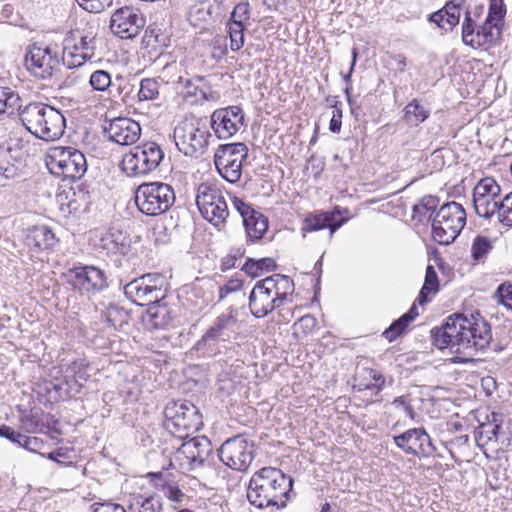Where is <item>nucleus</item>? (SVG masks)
<instances>
[{
	"instance_id": "obj_3",
	"label": "nucleus",
	"mask_w": 512,
	"mask_h": 512,
	"mask_svg": "<svg viewBox=\"0 0 512 512\" xmlns=\"http://www.w3.org/2000/svg\"><path fill=\"white\" fill-rule=\"evenodd\" d=\"M19 115L25 128L39 139L55 141L65 131V117L59 110L48 104L29 103L20 110Z\"/></svg>"
},
{
	"instance_id": "obj_56",
	"label": "nucleus",
	"mask_w": 512,
	"mask_h": 512,
	"mask_svg": "<svg viewBox=\"0 0 512 512\" xmlns=\"http://www.w3.org/2000/svg\"><path fill=\"white\" fill-rule=\"evenodd\" d=\"M92 512H126V510L120 504L104 502L93 504Z\"/></svg>"
},
{
	"instance_id": "obj_52",
	"label": "nucleus",
	"mask_w": 512,
	"mask_h": 512,
	"mask_svg": "<svg viewBox=\"0 0 512 512\" xmlns=\"http://www.w3.org/2000/svg\"><path fill=\"white\" fill-rule=\"evenodd\" d=\"M163 493L164 495L172 502L181 503L185 497V494L182 490L171 483H165L163 485Z\"/></svg>"
},
{
	"instance_id": "obj_29",
	"label": "nucleus",
	"mask_w": 512,
	"mask_h": 512,
	"mask_svg": "<svg viewBox=\"0 0 512 512\" xmlns=\"http://www.w3.org/2000/svg\"><path fill=\"white\" fill-rule=\"evenodd\" d=\"M101 247L112 255H125L130 248L128 236L117 228H110L101 239Z\"/></svg>"
},
{
	"instance_id": "obj_7",
	"label": "nucleus",
	"mask_w": 512,
	"mask_h": 512,
	"mask_svg": "<svg viewBox=\"0 0 512 512\" xmlns=\"http://www.w3.org/2000/svg\"><path fill=\"white\" fill-rule=\"evenodd\" d=\"M175 202L172 186L163 182L143 183L135 192L138 210L147 216H157L169 210Z\"/></svg>"
},
{
	"instance_id": "obj_34",
	"label": "nucleus",
	"mask_w": 512,
	"mask_h": 512,
	"mask_svg": "<svg viewBox=\"0 0 512 512\" xmlns=\"http://www.w3.org/2000/svg\"><path fill=\"white\" fill-rule=\"evenodd\" d=\"M129 509L132 512H161L162 500L159 495L153 494L148 497L138 495L133 498Z\"/></svg>"
},
{
	"instance_id": "obj_28",
	"label": "nucleus",
	"mask_w": 512,
	"mask_h": 512,
	"mask_svg": "<svg viewBox=\"0 0 512 512\" xmlns=\"http://www.w3.org/2000/svg\"><path fill=\"white\" fill-rule=\"evenodd\" d=\"M25 240L27 246L36 250L52 249L58 242L52 230L45 225L29 229Z\"/></svg>"
},
{
	"instance_id": "obj_21",
	"label": "nucleus",
	"mask_w": 512,
	"mask_h": 512,
	"mask_svg": "<svg viewBox=\"0 0 512 512\" xmlns=\"http://www.w3.org/2000/svg\"><path fill=\"white\" fill-rule=\"evenodd\" d=\"M501 188L490 177L481 179L473 190V204L480 217L490 218L498 208Z\"/></svg>"
},
{
	"instance_id": "obj_63",
	"label": "nucleus",
	"mask_w": 512,
	"mask_h": 512,
	"mask_svg": "<svg viewBox=\"0 0 512 512\" xmlns=\"http://www.w3.org/2000/svg\"><path fill=\"white\" fill-rule=\"evenodd\" d=\"M357 55H358L357 48H353L352 49V62H351L349 72L343 76L344 81L347 85L351 84V76H352V73H353V70H354V67L356 64Z\"/></svg>"
},
{
	"instance_id": "obj_44",
	"label": "nucleus",
	"mask_w": 512,
	"mask_h": 512,
	"mask_svg": "<svg viewBox=\"0 0 512 512\" xmlns=\"http://www.w3.org/2000/svg\"><path fill=\"white\" fill-rule=\"evenodd\" d=\"M499 221L505 226H512V192L507 194L499 203L496 210Z\"/></svg>"
},
{
	"instance_id": "obj_11",
	"label": "nucleus",
	"mask_w": 512,
	"mask_h": 512,
	"mask_svg": "<svg viewBox=\"0 0 512 512\" xmlns=\"http://www.w3.org/2000/svg\"><path fill=\"white\" fill-rule=\"evenodd\" d=\"M165 279L162 275L153 273L135 278L124 286L128 299L137 305L156 304L166 296Z\"/></svg>"
},
{
	"instance_id": "obj_27",
	"label": "nucleus",
	"mask_w": 512,
	"mask_h": 512,
	"mask_svg": "<svg viewBox=\"0 0 512 512\" xmlns=\"http://www.w3.org/2000/svg\"><path fill=\"white\" fill-rule=\"evenodd\" d=\"M264 280L266 284L272 288L271 290L274 293L275 298L278 300V303L284 305L292 302L295 285L289 276L274 274L264 278Z\"/></svg>"
},
{
	"instance_id": "obj_48",
	"label": "nucleus",
	"mask_w": 512,
	"mask_h": 512,
	"mask_svg": "<svg viewBox=\"0 0 512 512\" xmlns=\"http://www.w3.org/2000/svg\"><path fill=\"white\" fill-rule=\"evenodd\" d=\"M408 325L409 322L406 320V317L401 316L383 332V336L389 342H392L406 332Z\"/></svg>"
},
{
	"instance_id": "obj_58",
	"label": "nucleus",
	"mask_w": 512,
	"mask_h": 512,
	"mask_svg": "<svg viewBox=\"0 0 512 512\" xmlns=\"http://www.w3.org/2000/svg\"><path fill=\"white\" fill-rule=\"evenodd\" d=\"M366 373L368 374L369 378L375 382V384H366L365 388L370 389L372 386H375L377 387L378 391H381L385 385L384 376L374 369H367Z\"/></svg>"
},
{
	"instance_id": "obj_14",
	"label": "nucleus",
	"mask_w": 512,
	"mask_h": 512,
	"mask_svg": "<svg viewBox=\"0 0 512 512\" xmlns=\"http://www.w3.org/2000/svg\"><path fill=\"white\" fill-rule=\"evenodd\" d=\"M221 462L232 470L244 472L255 457L254 444L244 436L237 435L227 439L218 449Z\"/></svg>"
},
{
	"instance_id": "obj_4",
	"label": "nucleus",
	"mask_w": 512,
	"mask_h": 512,
	"mask_svg": "<svg viewBox=\"0 0 512 512\" xmlns=\"http://www.w3.org/2000/svg\"><path fill=\"white\" fill-rule=\"evenodd\" d=\"M210 136L206 123L195 116L185 117L179 121L173 132L177 149L189 157L203 155Z\"/></svg>"
},
{
	"instance_id": "obj_2",
	"label": "nucleus",
	"mask_w": 512,
	"mask_h": 512,
	"mask_svg": "<svg viewBox=\"0 0 512 512\" xmlns=\"http://www.w3.org/2000/svg\"><path fill=\"white\" fill-rule=\"evenodd\" d=\"M293 480L280 469L267 466L256 471L250 478L247 499L256 508H284L292 491Z\"/></svg>"
},
{
	"instance_id": "obj_6",
	"label": "nucleus",
	"mask_w": 512,
	"mask_h": 512,
	"mask_svg": "<svg viewBox=\"0 0 512 512\" xmlns=\"http://www.w3.org/2000/svg\"><path fill=\"white\" fill-rule=\"evenodd\" d=\"M466 224V212L454 201L443 204L432 218V237L441 245L455 241Z\"/></svg>"
},
{
	"instance_id": "obj_30",
	"label": "nucleus",
	"mask_w": 512,
	"mask_h": 512,
	"mask_svg": "<svg viewBox=\"0 0 512 512\" xmlns=\"http://www.w3.org/2000/svg\"><path fill=\"white\" fill-rule=\"evenodd\" d=\"M500 418L498 413H491L487 416V422L481 423L475 432V439L478 445L484 446L492 440H497L500 431Z\"/></svg>"
},
{
	"instance_id": "obj_62",
	"label": "nucleus",
	"mask_w": 512,
	"mask_h": 512,
	"mask_svg": "<svg viewBox=\"0 0 512 512\" xmlns=\"http://www.w3.org/2000/svg\"><path fill=\"white\" fill-rule=\"evenodd\" d=\"M43 446L42 439L30 436L29 439H25V449L31 452H38Z\"/></svg>"
},
{
	"instance_id": "obj_51",
	"label": "nucleus",
	"mask_w": 512,
	"mask_h": 512,
	"mask_svg": "<svg viewBox=\"0 0 512 512\" xmlns=\"http://www.w3.org/2000/svg\"><path fill=\"white\" fill-rule=\"evenodd\" d=\"M85 10L93 13H99L110 6L112 0H76Z\"/></svg>"
},
{
	"instance_id": "obj_46",
	"label": "nucleus",
	"mask_w": 512,
	"mask_h": 512,
	"mask_svg": "<svg viewBox=\"0 0 512 512\" xmlns=\"http://www.w3.org/2000/svg\"><path fill=\"white\" fill-rule=\"evenodd\" d=\"M317 325V320L314 316L307 314L298 319L296 323H294V335L299 336V334L303 336H307L313 332Z\"/></svg>"
},
{
	"instance_id": "obj_24",
	"label": "nucleus",
	"mask_w": 512,
	"mask_h": 512,
	"mask_svg": "<svg viewBox=\"0 0 512 512\" xmlns=\"http://www.w3.org/2000/svg\"><path fill=\"white\" fill-rule=\"evenodd\" d=\"M264 279L258 281L249 295V308L253 316L263 318L282 306Z\"/></svg>"
},
{
	"instance_id": "obj_1",
	"label": "nucleus",
	"mask_w": 512,
	"mask_h": 512,
	"mask_svg": "<svg viewBox=\"0 0 512 512\" xmlns=\"http://www.w3.org/2000/svg\"><path fill=\"white\" fill-rule=\"evenodd\" d=\"M431 336L438 349L449 348L455 354L467 356L459 360L461 363L488 349L492 342L491 326L479 313L471 317L453 314L441 327L432 329Z\"/></svg>"
},
{
	"instance_id": "obj_43",
	"label": "nucleus",
	"mask_w": 512,
	"mask_h": 512,
	"mask_svg": "<svg viewBox=\"0 0 512 512\" xmlns=\"http://www.w3.org/2000/svg\"><path fill=\"white\" fill-rule=\"evenodd\" d=\"M89 83L95 91H107L112 86L111 75L105 70H96L91 74Z\"/></svg>"
},
{
	"instance_id": "obj_16",
	"label": "nucleus",
	"mask_w": 512,
	"mask_h": 512,
	"mask_svg": "<svg viewBox=\"0 0 512 512\" xmlns=\"http://www.w3.org/2000/svg\"><path fill=\"white\" fill-rule=\"evenodd\" d=\"M237 324V310L230 306L227 312L220 314L195 344L197 351L202 353L213 352L216 345L222 341H228L235 334Z\"/></svg>"
},
{
	"instance_id": "obj_35",
	"label": "nucleus",
	"mask_w": 512,
	"mask_h": 512,
	"mask_svg": "<svg viewBox=\"0 0 512 512\" xmlns=\"http://www.w3.org/2000/svg\"><path fill=\"white\" fill-rule=\"evenodd\" d=\"M439 205V199L435 196H424L417 204L413 206V219L418 222L424 220H432V215L437 206Z\"/></svg>"
},
{
	"instance_id": "obj_19",
	"label": "nucleus",
	"mask_w": 512,
	"mask_h": 512,
	"mask_svg": "<svg viewBox=\"0 0 512 512\" xmlns=\"http://www.w3.org/2000/svg\"><path fill=\"white\" fill-rule=\"evenodd\" d=\"M211 452V441L205 436H197L182 443L176 451L175 460L182 468L194 470L204 465Z\"/></svg>"
},
{
	"instance_id": "obj_32",
	"label": "nucleus",
	"mask_w": 512,
	"mask_h": 512,
	"mask_svg": "<svg viewBox=\"0 0 512 512\" xmlns=\"http://www.w3.org/2000/svg\"><path fill=\"white\" fill-rule=\"evenodd\" d=\"M21 110V98L18 93L9 87H0V120Z\"/></svg>"
},
{
	"instance_id": "obj_57",
	"label": "nucleus",
	"mask_w": 512,
	"mask_h": 512,
	"mask_svg": "<svg viewBox=\"0 0 512 512\" xmlns=\"http://www.w3.org/2000/svg\"><path fill=\"white\" fill-rule=\"evenodd\" d=\"M484 11V5L483 4H475L474 6H471L470 4L467 6L465 11V18L464 19H471V24L476 25L477 21L481 17Z\"/></svg>"
},
{
	"instance_id": "obj_47",
	"label": "nucleus",
	"mask_w": 512,
	"mask_h": 512,
	"mask_svg": "<svg viewBox=\"0 0 512 512\" xmlns=\"http://www.w3.org/2000/svg\"><path fill=\"white\" fill-rule=\"evenodd\" d=\"M188 20L195 27H203L204 24L210 22L201 1L190 7Z\"/></svg>"
},
{
	"instance_id": "obj_25",
	"label": "nucleus",
	"mask_w": 512,
	"mask_h": 512,
	"mask_svg": "<svg viewBox=\"0 0 512 512\" xmlns=\"http://www.w3.org/2000/svg\"><path fill=\"white\" fill-rule=\"evenodd\" d=\"M335 214H340L339 210L336 209L335 212H315L308 214L302 226V232L305 234L307 232L318 231L324 228H329L330 233L329 237L332 238L333 234L339 229L344 220H340L339 222L334 223Z\"/></svg>"
},
{
	"instance_id": "obj_22",
	"label": "nucleus",
	"mask_w": 512,
	"mask_h": 512,
	"mask_svg": "<svg viewBox=\"0 0 512 512\" xmlns=\"http://www.w3.org/2000/svg\"><path fill=\"white\" fill-rule=\"evenodd\" d=\"M395 445L406 454L413 456H430L436 448L424 428L408 429L402 434L393 437Z\"/></svg>"
},
{
	"instance_id": "obj_12",
	"label": "nucleus",
	"mask_w": 512,
	"mask_h": 512,
	"mask_svg": "<svg viewBox=\"0 0 512 512\" xmlns=\"http://www.w3.org/2000/svg\"><path fill=\"white\" fill-rule=\"evenodd\" d=\"M248 157V147L242 142L220 145L214 154L215 167L222 178L236 183L242 175V164Z\"/></svg>"
},
{
	"instance_id": "obj_41",
	"label": "nucleus",
	"mask_w": 512,
	"mask_h": 512,
	"mask_svg": "<svg viewBox=\"0 0 512 512\" xmlns=\"http://www.w3.org/2000/svg\"><path fill=\"white\" fill-rule=\"evenodd\" d=\"M178 85L181 86V93L185 98L194 97L195 101L207 100L206 92L196 86L191 79L179 78Z\"/></svg>"
},
{
	"instance_id": "obj_59",
	"label": "nucleus",
	"mask_w": 512,
	"mask_h": 512,
	"mask_svg": "<svg viewBox=\"0 0 512 512\" xmlns=\"http://www.w3.org/2000/svg\"><path fill=\"white\" fill-rule=\"evenodd\" d=\"M342 125V109H335L329 123V130L332 133H339Z\"/></svg>"
},
{
	"instance_id": "obj_40",
	"label": "nucleus",
	"mask_w": 512,
	"mask_h": 512,
	"mask_svg": "<svg viewBox=\"0 0 512 512\" xmlns=\"http://www.w3.org/2000/svg\"><path fill=\"white\" fill-rule=\"evenodd\" d=\"M88 291H100L108 286L105 272L95 266H88Z\"/></svg>"
},
{
	"instance_id": "obj_38",
	"label": "nucleus",
	"mask_w": 512,
	"mask_h": 512,
	"mask_svg": "<svg viewBox=\"0 0 512 512\" xmlns=\"http://www.w3.org/2000/svg\"><path fill=\"white\" fill-rule=\"evenodd\" d=\"M162 80L158 78H144L140 82L138 98L140 101L156 100L160 94Z\"/></svg>"
},
{
	"instance_id": "obj_18",
	"label": "nucleus",
	"mask_w": 512,
	"mask_h": 512,
	"mask_svg": "<svg viewBox=\"0 0 512 512\" xmlns=\"http://www.w3.org/2000/svg\"><path fill=\"white\" fill-rule=\"evenodd\" d=\"M146 25L143 14L133 7L124 6L116 10L110 19L112 33L121 39H133Z\"/></svg>"
},
{
	"instance_id": "obj_37",
	"label": "nucleus",
	"mask_w": 512,
	"mask_h": 512,
	"mask_svg": "<svg viewBox=\"0 0 512 512\" xmlns=\"http://www.w3.org/2000/svg\"><path fill=\"white\" fill-rule=\"evenodd\" d=\"M276 267L275 261L272 258H261L258 260L247 259L243 270L245 273L253 278L258 277L264 271H272Z\"/></svg>"
},
{
	"instance_id": "obj_23",
	"label": "nucleus",
	"mask_w": 512,
	"mask_h": 512,
	"mask_svg": "<svg viewBox=\"0 0 512 512\" xmlns=\"http://www.w3.org/2000/svg\"><path fill=\"white\" fill-rule=\"evenodd\" d=\"M108 138L119 145H132L141 136V127L138 122L127 117L112 119L108 126L104 127Z\"/></svg>"
},
{
	"instance_id": "obj_61",
	"label": "nucleus",
	"mask_w": 512,
	"mask_h": 512,
	"mask_svg": "<svg viewBox=\"0 0 512 512\" xmlns=\"http://www.w3.org/2000/svg\"><path fill=\"white\" fill-rule=\"evenodd\" d=\"M0 436L7 438L12 443H16L17 439H21L20 432L15 431L7 425H0Z\"/></svg>"
},
{
	"instance_id": "obj_9",
	"label": "nucleus",
	"mask_w": 512,
	"mask_h": 512,
	"mask_svg": "<svg viewBox=\"0 0 512 512\" xmlns=\"http://www.w3.org/2000/svg\"><path fill=\"white\" fill-rule=\"evenodd\" d=\"M196 204L202 217L215 227L225 224L228 205L221 189L212 183H201L197 188Z\"/></svg>"
},
{
	"instance_id": "obj_50",
	"label": "nucleus",
	"mask_w": 512,
	"mask_h": 512,
	"mask_svg": "<svg viewBox=\"0 0 512 512\" xmlns=\"http://www.w3.org/2000/svg\"><path fill=\"white\" fill-rule=\"evenodd\" d=\"M209 21L219 18L222 14V0H200Z\"/></svg>"
},
{
	"instance_id": "obj_31",
	"label": "nucleus",
	"mask_w": 512,
	"mask_h": 512,
	"mask_svg": "<svg viewBox=\"0 0 512 512\" xmlns=\"http://www.w3.org/2000/svg\"><path fill=\"white\" fill-rule=\"evenodd\" d=\"M243 225L249 240L257 241L261 239L267 231L268 220L264 215L256 211L244 219Z\"/></svg>"
},
{
	"instance_id": "obj_20",
	"label": "nucleus",
	"mask_w": 512,
	"mask_h": 512,
	"mask_svg": "<svg viewBox=\"0 0 512 512\" xmlns=\"http://www.w3.org/2000/svg\"><path fill=\"white\" fill-rule=\"evenodd\" d=\"M210 125L219 139H229L244 127L243 110L236 105L216 109L211 115Z\"/></svg>"
},
{
	"instance_id": "obj_15",
	"label": "nucleus",
	"mask_w": 512,
	"mask_h": 512,
	"mask_svg": "<svg viewBox=\"0 0 512 512\" xmlns=\"http://www.w3.org/2000/svg\"><path fill=\"white\" fill-rule=\"evenodd\" d=\"M25 67L39 79H50L60 64L58 51L51 46L35 42L25 53Z\"/></svg>"
},
{
	"instance_id": "obj_42",
	"label": "nucleus",
	"mask_w": 512,
	"mask_h": 512,
	"mask_svg": "<svg viewBox=\"0 0 512 512\" xmlns=\"http://www.w3.org/2000/svg\"><path fill=\"white\" fill-rule=\"evenodd\" d=\"M250 19V6L248 2L238 3L231 12L228 24H240L247 26Z\"/></svg>"
},
{
	"instance_id": "obj_45",
	"label": "nucleus",
	"mask_w": 512,
	"mask_h": 512,
	"mask_svg": "<svg viewBox=\"0 0 512 512\" xmlns=\"http://www.w3.org/2000/svg\"><path fill=\"white\" fill-rule=\"evenodd\" d=\"M227 28L230 38V49L232 51L240 50L244 45V30L246 27L240 24L227 23Z\"/></svg>"
},
{
	"instance_id": "obj_5",
	"label": "nucleus",
	"mask_w": 512,
	"mask_h": 512,
	"mask_svg": "<svg viewBox=\"0 0 512 512\" xmlns=\"http://www.w3.org/2000/svg\"><path fill=\"white\" fill-rule=\"evenodd\" d=\"M165 429L173 436L184 440L198 431L202 417L197 407L190 402H171L164 409Z\"/></svg>"
},
{
	"instance_id": "obj_39",
	"label": "nucleus",
	"mask_w": 512,
	"mask_h": 512,
	"mask_svg": "<svg viewBox=\"0 0 512 512\" xmlns=\"http://www.w3.org/2000/svg\"><path fill=\"white\" fill-rule=\"evenodd\" d=\"M492 247V242L488 237L477 235L474 238L471 246L472 258L475 261L482 260L491 251Z\"/></svg>"
},
{
	"instance_id": "obj_53",
	"label": "nucleus",
	"mask_w": 512,
	"mask_h": 512,
	"mask_svg": "<svg viewBox=\"0 0 512 512\" xmlns=\"http://www.w3.org/2000/svg\"><path fill=\"white\" fill-rule=\"evenodd\" d=\"M71 453H72V451L70 449L65 448V447H60V448L56 449L55 451L50 452L47 455V458L52 461H55L57 463H60V464H64L65 460H68L66 465H72L73 462L71 460Z\"/></svg>"
},
{
	"instance_id": "obj_33",
	"label": "nucleus",
	"mask_w": 512,
	"mask_h": 512,
	"mask_svg": "<svg viewBox=\"0 0 512 512\" xmlns=\"http://www.w3.org/2000/svg\"><path fill=\"white\" fill-rule=\"evenodd\" d=\"M439 291V280L435 268L432 265L426 267L424 284L418 295V303L424 305L430 301L429 295Z\"/></svg>"
},
{
	"instance_id": "obj_54",
	"label": "nucleus",
	"mask_w": 512,
	"mask_h": 512,
	"mask_svg": "<svg viewBox=\"0 0 512 512\" xmlns=\"http://www.w3.org/2000/svg\"><path fill=\"white\" fill-rule=\"evenodd\" d=\"M242 285V280L237 278L230 279L226 284L219 288V300H223L230 293L241 290Z\"/></svg>"
},
{
	"instance_id": "obj_8",
	"label": "nucleus",
	"mask_w": 512,
	"mask_h": 512,
	"mask_svg": "<svg viewBox=\"0 0 512 512\" xmlns=\"http://www.w3.org/2000/svg\"><path fill=\"white\" fill-rule=\"evenodd\" d=\"M46 165L49 171L63 178L80 179L87 170L84 154L73 147H55L48 153Z\"/></svg>"
},
{
	"instance_id": "obj_17",
	"label": "nucleus",
	"mask_w": 512,
	"mask_h": 512,
	"mask_svg": "<svg viewBox=\"0 0 512 512\" xmlns=\"http://www.w3.org/2000/svg\"><path fill=\"white\" fill-rule=\"evenodd\" d=\"M503 17L502 8L497 6L496 0H491L488 15L484 23L477 27L471 24V19H464L462 24V41L472 48H479L493 41L492 24L493 20H501Z\"/></svg>"
},
{
	"instance_id": "obj_13",
	"label": "nucleus",
	"mask_w": 512,
	"mask_h": 512,
	"mask_svg": "<svg viewBox=\"0 0 512 512\" xmlns=\"http://www.w3.org/2000/svg\"><path fill=\"white\" fill-rule=\"evenodd\" d=\"M97 39L92 33L70 32L63 42L62 62L67 68L82 66L95 56Z\"/></svg>"
},
{
	"instance_id": "obj_49",
	"label": "nucleus",
	"mask_w": 512,
	"mask_h": 512,
	"mask_svg": "<svg viewBox=\"0 0 512 512\" xmlns=\"http://www.w3.org/2000/svg\"><path fill=\"white\" fill-rule=\"evenodd\" d=\"M70 282L80 290L88 291V266L74 267L69 271Z\"/></svg>"
},
{
	"instance_id": "obj_10",
	"label": "nucleus",
	"mask_w": 512,
	"mask_h": 512,
	"mask_svg": "<svg viewBox=\"0 0 512 512\" xmlns=\"http://www.w3.org/2000/svg\"><path fill=\"white\" fill-rule=\"evenodd\" d=\"M164 158V152L155 142L134 147L122 159L123 171L131 177L144 176L154 171Z\"/></svg>"
},
{
	"instance_id": "obj_64",
	"label": "nucleus",
	"mask_w": 512,
	"mask_h": 512,
	"mask_svg": "<svg viewBox=\"0 0 512 512\" xmlns=\"http://www.w3.org/2000/svg\"><path fill=\"white\" fill-rule=\"evenodd\" d=\"M403 317H406V320L410 323L418 316V310L415 304L411 306V308L402 315Z\"/></svg>"
},
{
	"instance_id": "obj_55",
	"label": "nucleus",
	"mask_w": 512,
	"mask_h": 512,
	"mask_svg": "<svg viewBox=\"0 0 512 512\" xmlns=\"http://www.w3.org/2000/svg\"><path fill=\"white\" fill-rule=\"evenodd\" d=\"M497 295L499 297V303L512 308V286L501 284L497 289Z\"/></svg>"
},
{
	"instance_id": "obj_60",
	"label": "nucleus",
	"mask_w": 512,
	"mask_h": 512,
	"mask_svg": "<svg viewBox=\"0 0 512 512\" xmlns=\"http://www.w3.org/2000/svg\"><path fill=\"white\" fill-rule=\"evenodd\" d=\"M234 207L239 212V214L242 218V222L244 221L245 218L250 216V214H253L254 212H256L248 204H246L245 202H243L242 200L237 199V198L234 200Z\"/></svg>"
},
{
	"instance_id": "obj_36",
	"label": "nucleus",
	"mask_w": 512,
	"mask_h": 512,
	"mask_svg": "<svg viewBox=\"0 0 512 512\" xmlns=\"http://www.w3.org/2000/svg\"><path fill=\"white\" fill-rule=\"evenodd\" d=\"M404 112L407 123L412 126H417L424 122L430 115V110L426 109L416 99H413L406 105Z\"/></svg>"
},
{
	"instance_id": "obj_26",
	"label": "nucleus",
	"mask_w": 512,
	"mask_h": 512,
	"mask_svg": "<svg viewBox=\"0 0 512 512\" xmlns=\"http://www.w3.org/2000/svg\"><path fill=\"white\" fill-rule=\"evenodd\" d=\"M465 1L449 0L443 8L431 14L430 21L446 31L452 30L459 23L461 6Z\"/></svg>"
}]
</instances>
